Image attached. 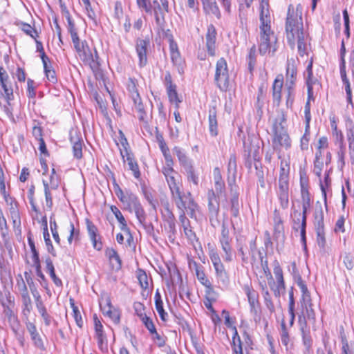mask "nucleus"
I'll list each match as a JSON object with an SVG mask.
<instances>
[{
    "instance_id": "1",
    "label": "nucleus",
    "mask_w": 354,
    "mask_h": 354,
    "mask_svg": "<svg viewBox=\"0 0 354 354\" xmlns=\"http://www.w3.org/2000/svg\"><path fill=\"white\" fill-rule=\"evenodd\" d=\"M302 6L298 4L296 8L292 5L288 6L286 19V36L291 48H294L297 43L299 54L304 55L306 50L308 36L304 32L302 22Z\"/></svg>"
},
{
    "instance_id": "2",
    "label": "nucleus",
    "mask_w": 354,
    "mask_h": 354,
    "mask_svg": "<svg viewBox=\"0 0 354 354\" xmlns=\"http://www.w3.org/2000/svg\"><path fill=\"white\" fill-rule=\"evenodd\" d=\"M162 174L169 185L171 198L180 211L179 218H185V214L192 216L197 207L196 203L192 198L191 194H183L180 191L178 173L174 169H162Z\"/></svg>"
},
{
    "instance_id": "3",
    "label": "nucleus",
    "mask_w": 354,
    "mask_h": 354,
    "mask_svg": "<svg viewBox=\"0 0 354 354\" xmlns=\"http://www.w3.org/2000/svg\"><path fill=\"white\" fill-rule=\"evenodd\" d=\"M307 319L315 322V313L313 308L310 292L302 294L300 299V311L298 314V323L301 333L304 344L309 348L312 344L310 328Z\"/></svg>"
},
{
    "instance_id": "4",
    "label": "nucleus",
    "mask_w": 354,
    "mask_h": 354,
    "mask_svg": "<svg viewBox=\"0 0 354 354\" xmlns=\"http://www.w3.org/2000/svg\"><path fill=\"white\" fill-rule=\"evenodd\" d=\"M266 11H263V16H266ZM260 34L259 50L261 55L270 53L272 55L277 50L276 44L277 39L270 28V19H260Z\"/></svg>"
},
{
    "instance_id": "5",
    "label": "nucleus",
    "mask_w": 354,
    "mask_h": 354,
    "mask_svg": "<svg viewBox=\"0 0 354 354\" xmlns=\"http://www.w3.org/2000/svg\"><path fill=\"white\" fill-rule=\"evenodd\" d=\"M72 41L80 59L91 68H97L98 66L97 55H93L87 42L81 41L79 37L77 40H72Z\"/></svg>"
},
{
    "instance_id": "6",
    "label": "nucleus",
    "mask_w": 354,
    "mask_h": 354,
    "mask_svg": "<svg viewBox=\"0 0 354 354\" xmlns=\"http://www.w3.org/2000/svg\"><path fill=\"white\" fill-rule=\"evenodd\" d=\"M44 188L46 205L48 210H51L53 205V198L56 196V192L58 190L59 185V179L55 174L54 168L51 170V174L48 180H42Z\"/></svg>"
},
{
    "instance_id": "7",
    "label": "nucleus",
    "mask_w": 354,
    "mask_h": 354,
    "mask_svg": "<svg viewBox=\"0 0 354 354\" xmlns=\"http://www.w3.org/2000/svg\"><path fill=\"white\" fill-rule=\"evenodd\" d=\"M273 272L276 281H274L272 274L266 276L267 286H269L270 289L273 291L274 296L279 297L281 294L284 292L286 286L283 279V270L277 261H274Z\"/></svg>"
},
{
    "instance_id": "8",
    "label": "nucleus",
    "mask_w": 354,
    "mask_h": 354,
    "mask_svg": "<svg viewBox=\"0 0 354 354\" xmlns=\"http://www.w3.org/2000/svg\"><path fill=\"white\" fill-rule=\"evenodd\" d=\"M298 61L294 58L288 59L286 75V88H287V106H290L293 102L292 93L297 76Z\"/></svg>"
},
{
    "instance_id": "9",
    "label": "nucleus",
    "mask_w": 354,
    "mask_h": 354,
    "mask_svg": "<svg viewBox=\"0 0 354 354\" xmlns=\"http://www.w3.org/2000/svg\"><path fill=\"white\" fill-rule=\"evenodd\" d=\"M214 80L220 90L225 91L230 84L227 64L224 58L219 59L216 64Z\"/></svg>"
},
{
    "instance_id": "10",
    "label": "nucleus",
    "mask_w": 354,
    "mask_h": 354,
    "mask_svg": "<svg viewBox=\"0 0 354 354\" xmlns=\"http://www.w3.org/2000/svg\"><path fill=\"white\" fill-rule=\"evenodd\" d=\"M302 212L295 210L292 214L293 223L299 224L301 227V241L306 243V212L310 207V198L308 196L303 198Z\"/></svg>"
},
{
    "instance_id": "11",
    "label": "nucleus",
    "mask_w": 354,
    "mask_h": 354,
    "mask_svg": "<svg viewBox=\"0 0 354 354\" xmlns=\"http://www.w3.org/2000/svg\"><path fill=\"white\" fill-rule=\"evenodd\" d=\"M232 239L230 237V231L225 224L222 225L221 235L219 243L223 251V258L225 262H230L233 259L232 248L231 245Z\"/></svg>"
},
{
    "instance_id": "12",
    "label": "nucleus",
    "mask_w": 354,
    "mask_h": 354,
    "mask_svg": "<svg viewBox=\"0 0 354 354\" xmlns=\"http://www.w3.org/2000/svg\"><path fill=\"white\" fill-rule=\"evenodd\" d=\"M272 145L276 150H281L283 148L288 149L291 147L290 138L283 127H275Z\"/></svg>"
},
{
    "instance_id": "13",
    "label": "nucleus",
    "mask_w": 354,
    "mask_h": 354,
    "mask_svg": "<svg viewBox=\"0 0 354 354\" xmlns=\"http://www.w3.org/2000/svg\"><path fill=\"white\" fill-rule=\"evenodd\" d=\"M115 193L120 202L129 211H132V209L140 203L138 197L130 191L124 192L118 185L115 186Z\"/></svg>"
},
{
    "instance_id": "14",
    "label": "nucleus",
    "mask_w": 354,
    "mask_h": 354,
    "mask_svg": "<svg viewBox=\"0 0 354 354\" xmlns=\"http://www.w3.org/2000/svg\"><path fill=\"white\" fill-rule=\"evenodd\" d=\"M208 254L214 268L216 277L224 282L227 279V272L218 253L214 248H210Z\"/></svg>"
},
{
    "instance_id": "15",
    "label": "nucleus",
    "mask_w": 354,
    "mask_h": 354,
    "mask_svg": "<svg viewBox=\"0 0 354 354\" xmlns=\"http://www.w3.org/2000/svg\"><path fill=\"white\" fill-rule=\"evenodd\" d=\"M100 306L104 315L109 317L113 322L119 323L120 313L111 305V301L109 297L102 298L100 301Z\"/></svg>"
},
{
    "instance_id": "16",
    "label": "nucleus",
    "mask_w": 354,
    "mask_h": 354,
    "mask_svg": "<svg viewBox=\"0 0 354 354\" xmlns=\"http://www.w3.org/2000/svg\"><path fill=\"white\" fill-rule=\"evenodd\" d=\"M165 84L167 89V93L171 103L175 104L176 108L178 109L179 104L182 100L179 98L177 91L176 86L173 84L172 79L170 73L167 72L165 76Z\"/></svg>"
},
{
    "instance_id": "17",
    "label": "nucleus",
    "mask_w": 354,
    "mask_h": 354,
    "mask_svg": "<svg viewBox=\"0 0 354 354\" xmlns=\"http://www.w3.org/2000/svg\"><path fill=\"white\" fill-rule=\"evenodd\" d=\"M62 234L67 236V241L69 244H71L73 241L79 239L80 230L75 228L73 223L68 220L66 221L62 227Z\"/></svg>"
},
{
    "instance_id": "18",
    "label": "nucleus",
    "mask_w": 354,
    "mask_h": 354,
    "mask_svg": "<svg viewBox=\"0 0 354 354\" xmlns=\"http://www.w3.org/2000/svg\"><path fill=\"white\" fill-rule=\"evenodd\" d=\"M150 45L149 39H138L136 41V52L139 58V65L142 67L147 62V52Z\"/></svg>"
},
{
    "instance_id": "19",
    "label": "nucleus",
    "mask_w": 354,
    "mask_h": 354,
    "mask_svg": "<svg viewBox=\"0 0 354 354\" xmlns=\"http://www.w3.org/2000/svg\"><path fill=\"white\" fill-rule=\"evenodd\" d=\"M276 194L280 207L283 209H288L289 206V185H277Z\"/></svg>"
},
{
    "instance_id": "20",
    "label": "nucleus",
    "mask_w": 354,
    "mask_h": 354,
    "mask_svg": "<svg viewBox=\"0 0 354 354\" xmlns=\"http://www.w3.org/2000/svg\"><path fill=\"white\" fill-rule=\"evenodd\" d=\"M313 61L310 60L304 72V77L306 80L308 95L309 99H313V87L317 84V80L313 75Z\"/></svg>"
},
{
    "instance_id": "21",
    "label": "nucleus",
    "mask_w": 354,
    "mask_h": 354,
    "mask_svg": "<svg viewBox=\"0 0 354 354\" xmlns=\"http://www.w3.org/2000/svg\"><path fill=\"white\" fill-rule=\"evenodd\" d=\"M216 32L214 26L210 25L207 28L206 34V47L208 53L211 56L215 55V43Z\"/></svg>"
},
{
    "instance_id": "22",
    "label": "nucleus",
    "mask_w": 354,
    "mask_h": 354,
    "mask_svg": "<svg viewBox=\"0 0 354 354\" xmlns=\"http://www.w3.org/2000/svg\"><path fill=\"white\" fill-rule=\"evenodd\" d=\"M121 156L123 158L124 162H127L129 166V169L132 171L133 174L136 178H139L140 176V171L137 162L134 160L132 155L126 150V154L120 150Z\"/></svg>"
},
{
    "instance_id": "23",
    "label": "nucleus",
    "mask_w": 354,
    "mask_h": 354,
    "mask_svg": "<svg viewBox=\"0 0 354 354\" xmlns=\"http://www.w3.org/2000/svg\"><path fill=\"white\" fill-rule=\"evenodd\" d=\"M290 165L287 160H281L279 176L277 185H289Z\"/></svg>"
},
{
    "instance_id": "24",
    "label": "nucleus",
    "mask_w": 354,
    "mask_h": 354,
    "mask_svg": "<svg viewBox=\"0 0 354 354\" xmlns=\"http://www.w3.org/2000/svg\"><path fill=\"white\" fill-rule=\"evenodd\" d=\"M283 84V77L281 75H278L272 84L273 100L277 105H279L281 102Z\"/></svg>"
},
{
    "instance_id": "25",
    "label": "nucleus",
    "mask_w": 354,
    "mask_h": 354,
    "mask_svg": "<svg viewBox=\"0 0 354 354\" xmlns=\"http://www.w3.org/2000/svg\"><path fill=\"white\" fill-rule=\"evenodd\" d=\"M244 291L248 297V302L251 307V311L255 314L257 313L256 306L258 304V294L257 292L249 286L244 287Z\"/></svg>"
},
{
    "instance_id": "26",
    "label": "nucleus",
    "mask_w": 354,
    "mask_h": 354,
    "mask_svg": "<svg viewBox=\"0 0 354 354\" xmlns=\"http://www.w3.org/2000/svg\"><path fill=\"white\" fill-rule=\"evenodd\" d=\"M87 229L88 236L92 241L93 248L97 250H100L102 248V242L98 241L97 240V227L93 223H88Z\"/></svg>"
},
{
    "instance_id": "27",
    "label": "nucleus",
    "mask_w": 354,
    "mask_h": 354,
    "mask_svg": "<svg viewBox=\"0 0 354 354\" xmlns=\"http://www.w3.org/2000/svg\"><path fill=\"white\" fill-rule=\"evenodd\" d=\"M106 255L109 259L113 269L118 270L121 268L122 263L118 252L113 248H109L106 251Z\"/></svg>"
},
{
    "instance_id": "28",
    "label": "nucleus",
    "mask_w": 354,
    "mask_h": 354,
    "mask_svg": "<svg viewBox=\"0 0 354 354\" xmlns=\"http://www.w3.org/2000/svg\"><path fill=\"white\" fill-rule=\"evenodd\" d=\"M135 110L137 112L138 118L140 121L142 122H147V114L144 109L143 104L141 100V97L140 95H136V99L133 100Z\"/></svg>"
},
{
    "instance_id": "29",
    "label": "nucleus",
    "mask_w": 354,
    "mask_h": 354,
    "mask_svg": "<svg viewBox=\"0 0 354 354\" xmlns=\"http://www.w3.org/2000/svg\"><path fill=\"white\" fill-rule=\"evenodd\" d=\"M205 12L218 17L220 12L216 0H201Z\"/></svg>"
},
{
    "instance_id": "30",
    "label": "nucleus",
    "mask_w": 354,
    "mask_h": 354,
    "mask_svg": "<svg viewBox=\"0 0 354 354\" xmlns=\"http://www.w3.org/2000/svg\"><path fill=\"white\" fill-rule=\"evenodd\" d=\"M9 206L10 217L14 227L20 226L21 220L17 202L15 200H11V203H10Z\"/></svg>"
},
{
    "instance_id": "31",
    "label": "nucleus",
    "mask_w": 354,
    "mask_h": 354,
    "mask_svg": "<svg viewBox=\"0 0 354 354\" xmlns=\"http://www.w3.org/2000/svg\"><path fill=\"white\" fill-rule=\"evenodd\" d=\"M317 241L319 246L324 248L326 244V239L324 233L323 214L322 212L319 214V219L317 221Z\"/></svg>"
},
{
    "instance_id": "32",
    "label": "nucleus",
    "mask_w": 354,
    "mask_h": 354,
    "mask_svg": "<svg viewBox=\"0 0 354 354\" xmlns=\"http://www.w3.org/2000/svg\"><path fill=\"white\" fill-rule=\"evenodd\" d=\"M169 48H170V54H171V59L172 60V62L174 64L178 66H180L183 63L182 58L180 57V54L178 50V46L176 43H175L173 41H170L169 44Z\"/></svg>"
},
{
    "instance_id": "33",
    "label": "nucleus",
    "mask_w": 354,
    "mask_h": 354,
    "mask_svg": "<svg viewBox=\"0 0 354 354\" xmlns=\"http://www.w3.org/2000/svg\"><path fill=\"white\" fill-rule=\"evenodd\" d=\"M208 208L212 216L217 215L219 210V203L213 191L208 192Z\"/></svg>"
},
{
    "instance_id": "34",
    "label": "nucleus",
    "mask_w": 354,
    "mask_h": 354,
    "mask_svg": "<svg viewBox=\"0 0 354 354\" xmlns=\"http://www.w3.org/2000/svg\"><path fill=\"white\" fill-rule=\"evenodd\" d=\"M209 129L212 136H216L218 134L216 111L212 108L209 111Z\"/></svg>"
},
{
    "instance_id": "35",
    "label": "nucleus",
    "mask_w": 354,
    "mask_h": 354,
    "mask_svg": "<svg viewBox=\"0 0 354 354\" xmlns=\"http://www.w3.org/2000/svg\"><path fill=\"white\" fill-rule=\"evenodd\" d=\"M185 174L189 182L193 183L196 186L198 185L199 178L198 174L196 172L192 163L187 165L183 167Z\"/></svg>"
},
{
    "instance_id": "36",
    "label": "nucleus",
    "mask_w": 354,
    "mask_h": 354,
    "mask_svg": "<svg viewBox=\"0 0 354 354\" xmlns=\"http://www.w3.org/2000/svg\"><path fill=\"white\" fill-rule=\"evenodd\" d=\"M274 230L276 236H280L283 232V221L279 212L275 209L274 211Z\"/></svg>"
},
{
    "instance_id": "37",
    "label": "nucleus",
    "mask_w": 354,
    "mask_h": 354,
    "mask_svg": "<svg viewBox=\"0 0 354 354\" xmlns=\"http://www.w3.org/2000/svg\"><path fill=\"white\" fill-rule=\"evenodd\" d=\"M155 305L156 310L158 312L161 319L163 321H166L168 315L163 308V302L161 299V296L158 291H157L155 295Z\"/></svg>"
},
{
    "instance_id": "38",
    "label": "nucleus",
    "mask_w": 354,
    "mask_h": 354,
    "mask_svg": "<svg viewBox=\"0 0 354 354\" xmlns=\"http://www.w3.org/2000/svg\"><path fill=\"white\" fill-rule=\"evenodd\" d=\"M292 266H293V271H294V274H293L294 281L296 283V284L298 286V287L300 288L301 295L309 292L305 282L303 281L301 275L299 274V273L297 272V270L296 269L295 263H292Z\"/></svg>"
},
{
    "instance_id": "39",
    "label": "nucleus",
    "mask_w": 354,
    "mask_h": 354,
    "mask_svg": "<svg viewBox=\"0 0 354 354\" xmlns=\"http://www.w3.org/2000/svg\"><path fill=\"white\" fill-rule=\"evenodd\" d=\"M111 210L113 212V214L115 215V218H117L118 221L120 224V228L124 232H129V229L127 227V225L126 223V220L124 217L123 216L122 214L120 211V209L115 205L111 206Z\"/></svg>"
},
{
    "instance_id": "40",
    "label": "nucleus",
    "mask_w": 354,
    "mask_h": 354,
    "mask_svg": "<svg viewBox=\"0 0 354 354\" xmlns=\"http://www.w3.org/2000/svg\"><path fill=\"white\" fill-rule=\"evenodd\" d=\"M8 322L10 324V326L13 330V332L15 333V335L18 337V339L19 340L21 345L24 344V338L19 333V329L20 326L19 321L17 318V316L15 315L14 317H12L11 318H9Z\"/></svg>"
},
{
    "instance_id": "41",
    "label": "nucleus",
    "mask_w": 354,
    "mask_h": 354,
    "mask_svg": "<svg viewBox=\"0 0 354 354\" xmlns=\"http://www.w3.org/2000/svg\"><path fill=\"white\" fill-rule=\"evenodd\" d=\"M173 152L178 157L180 164L183 167L192 163L184 151L179 147H175L173 149Z\"/></svg>"
},
{
    "instance_id": "42",
    "label": "nucleus",
    "mask_w": 354,
    "mask_h": 354,
    "mask_svg": "<svg viewBox=\"0 0 354 354\" xmlns=\"http://www.w3.org/2000/svg\"><path fill=\"white\" fill-rule=\"evenodd\" d=\"M22 302V315L24 318L28 319L32 310V304L30 297L21 299Z\"/></svg>"
},
{
    "instance_id": "43",
    "label": "nucleus",
    "mask_w": 354,
    "mask_h": 354,
    "mask_svg": "<svg viewBox=\"0 0 354 354\" xmlns=\"http://www.w3.org/2000/svg\"><path fill=\"white\" fill-rule=\"evenodd\" d=\"M28 245L30 248V250H31V253H32L31 258H32V264L35 265V264L40 263L39 252L36 249L35 242H34L33 239H32L30 234H29L28 236Z\"/></svg>"
},
{
    "instance_id": "44",
    "label": "nucleus",
    "mask_w": 354,
    "mask_h": 354,
    "mask_svg": "<svg viewBox=\"0 0 354 354\" xmlns=\"http://www.w3.org/2000/svg\"><path fill=\"white\" fill-rule=\"evenodd\" d=\"M42 63L44 65V72H45L47 79L53 83L56 82L57 78H56V75H55V72L51 67L50 60L45 61V62H42Z\"/></svg>"
},
{
    "instance_id": "45",
    "label": "nucleus",
    "mask_w": 354,
    "mask_h": 354,
    "mask_svg": "<svg viewBox=\"0 0 354 354\" xmlns=\"http://www.w3.org/2000/svg\"><path fill=\"white\" fill-rule=\"evenodd\" d=\"M71 142H73L74 157L77 159H80L82 157V142L79 138H76L75 140H73V138H71Z\"/></svg>"
},
{
    "instance_id": "46",
    "label": "nucleus",
    "mask_w": 354,
    "mask_h": 354,
    "mask_svg": "<svg viewBox=\"0 0 354 354\" xmlns=\"http://www.w3.org/2000/svg\"><path fill=\"white\" fill-rule=\"evenodd\" d=\"M228 175L232 176L233 181H234L236 174V159L235 155L232 154L230 157L227 165Z\"/></svg>"
},
{
    "instance_id": "47",
    "label": "nucleus",
    "mask_w": 354,
    "mask_h": 354,
    "mask_svg": "<svg viewBox=\"0 0 354 354\" xmlns=\"http://www.w3.org/2000/svg\"><path fill=\"white\" fill-rule=\"evenodd\" d=\"M44 238L45 241V243L47 248V250L49 253H50L53 256H56L55 250L53 248L52 242L50 239V235L48 231L47 225L46 224L45 227L44 228Z\"/></svg>"
},
{
    "instance_id": "48",
    "label": "nucleus",
    "mask_w": 354,
    "mask_h": 354,
    "mask_svg": "<svg viewBox=\"0 0 354 354\" xmlns=\"http://www.w3.org/2000/svg\"><path fill=\"white\" fill-rule=\"evenodd\" d=\"M288 312L290 315V325L292 326L295 322V299L293 297V291L291 290L289 292V304H288Z\"/></svg>"
},
{
    "instance_id": "49",
    "label": "nucleus",
    "mask_w": 354,
    "mask_h": 354,
    "mask_svg": "<svg viewBox=\"0 0 354 354\" xmlns=\"http://www.w3.org/2000/svg\"><path fill=\"white\" fill-rule=\"evenodd\" d=\"M97 345L100 351L103 353L108 352V341L106 335L104 334L96 335Z\"/></svg>"
},
{
    "instance_id": "50",
    "label": "nucleus",
    "mask_w": 354,
    "mask_h": 354,
    "mask_svg": "<svg viewBox=\"0 0 354 354\" xmlns=\"http://www.w3.org/2000/svg\"><path fill=\"white\" fill-rule=\"evenodd\" d=\"M310 140V124L306 125L305 133L300 140V147L302 150H306L308 147Z\"/></svg>"
},
{
    "instance_id": "51",
    "label": "nucleus",
    "mask_w": 354,
    "mask_h": 354,
    "mask_svg": "<svg viewBox=\"0 0 354 354\" xmlns=\"http://www.w3.org/2000/svg\"><path fill=\"white\" fill-rule=\"evenodd\" d=\"M21 29L27 35L30 36L33 39H36L38 37L37 31L32 27L30 24L26 23H21Z\"/></svg>"
},
{
    "instance_id": "52",
    "label": "nucleus",
    "mask_w": 354,
    "mask_h": 354,
    "mask_svg": "<svg viewBox=\"0 0 354 354\" xmlns=\"http://www.w3.org/2000/svg\"><path fill=\"white\" fill-rule=\"evenodd\" d=\"M196 274L198 280L200 281V283L203 285L204 286L210 288L212 287V284L209 279L207 278L203 270H201L198 268L196 270Z\"/></svg>"
},
{
    "instance_id": "53",
    "label": "nucleus",
    "mask_w": 354,
    "mask_h": 354,
    "mask_svg": "<svg viewBox=\"0 0 354 354\" xmlns=\"http://www.w3.org/2000/svg\"><path fill=\"white\" fill-rule=\"evenodd\" d=\"M137 277L141 288L143 289H147L149 287V281L146 272L142 270H139Z\"/></svg>"
},
{
    "instance_id": "54",
    "label": "nucleus",
    "mask_w": 354,
    "mask_h": 354,
    "mask_svg": "<svg viewBox=\"0 0 354 354\" xmlns=\"http://www.w3.org/2000/svg\"><path fill=\"white\" fill-rule=\"evenodd\" d=\"M132 211H134L139 223L143 224L146 219V215L142 207L141 206V204L139 203L137 205L132 209Z\"/></svg>"
},
{
    "instance_id": "55",
    "label": "nucleus",
    "mask_w": 354,
    "mask_h": 354,
    "mask_svg": "<svg viewBox=\"0 0 354 354\" xmlns=\"http://www.w3.org/2000/svg\"><path fill=\"white\" fill-rule=\"evenodd\" d=\"M261 294L264 298L265 304L267 308L269 309L270 312L274 311V306L272 303L270 294L269 292L268 288L265 289V290H261Z\"/></svg>"
},
{
    "instance_id": "56",
    "label": "nucleus",
    "mask_w": 354,
    "mask_h": 354,
    "mask_svg": "<svg viewBox=\"0 0 354 354\" xmlns=\"http://www.w3.org/2000/svg\"><path fill=\"white\" fill-rule=\"evenodd\" d=\"M281 342L282 344H283L288 348V344L290 342V338H289L288 332L287 330L284 321H283L281 322Z\"/></svg>"
},
{
    "instance_id": "57",
    "label": "nucleus",
    "mask_w": 354,
    "mask_h": 354,
    "mask_svg": "<svg viewBox=\"0 0 354 354\" xmlns=\"http://www.w3.org/2000/svg\"><path fill=\"white\" fill-rule=\"evenodd\" d=\"M70 301H71V306L73 308V317L75 320V322L80 328H82L83 326V320H82L80 312L79 311L78 308L75 306V304L73 303V300L71 299Z\"/></svg>"
},
{
    "instance_id": "58",
    "label": "nucleus",
    "mask_w": 354,
    "mask_h": 354,
    "mask_svg": "<svg viewBox=\"0 0 354 354\" xmlns=\"http://www.w3.org/2000/svg\"><path fill=\"white\" fill-rule=\"evenodd\" d=\"M320 181V188L322 189V192L324 196V198L326 199V189L330 186V178L329 177V171L328 172H326L325 176H324V181L322 182L321 179H319Z\"/></svg>"
},
{
    "instance_id": "59",
    "label": "nucleus",
    "mask_w": 354,
    "mask_h": 354,
    "mask_svg": "<svg viewBox=\"0 0 354 354\" xmlns=\"http://www.w3.org/2000/svg\"><path fill=\"white\" fill-rule=\"evenodd\" d=\"M133 309L136 314L140 317V319H142L145 317H147L145 313V308L142 303L135 302L133 304Z\"/></svg>"
},
{
    "instance_id": "60",
    "label": "nucleus",
    "mask_w": 354,
    "mask_h": 354,
    "mask_svg": "<svg viewBox=\"0 0 354 354\" xmlns=\"http://www.w3.org/2000/svg\"><path fill=\"white\" fill-rule=\"evenodd\" d=\"M151 6H152V12H153V13H154L156 20L157 22H158L159 21V15H163L165 12L161 8V5L157 0H155L153 1V5H151Z\"/></svg>"
},
{
    "instance_id": "61",
    "label": "nucleus",
    "mask_w": 354,
    "mask_h": 354,
    "mask_svg": "<svg viewBox=\"0 0 354 354\" xmlns=\"http://www.w3.org/2000/svg\"><path fill=\"white\" fill-rule=\"evenodd\" d=\"M141 321L151 334H156L157 336H158L156 330V327L152 320L149 317L147 316L145 317L142 319H141Z\"/></svg>"
},
{
    "instance_id": "62",
    "label": "nucleus",
    "mask_w": 354,
    "mask_h": 354,
    "mask_svg": "<svg viewBox=\"0 0 354 354\" xmlns=\"http://www.w3.org/2000/svg\"><path fill=\"white\" fill-rule=\"evenodd\" d=\"M136 1L140 9L145 10L147 13H152V6L149 0H136Z\"/></svg>"
},
{
    "instance_id": "63",
    "label": "nucleus",
    "mask_w": 354,
    "mask_h": 354,
    "mask_svg": "<svg viewBox=\"0 0 354 354\" xmlns=\"http://www.w3.org/2000/svg\"><path fill=\"white\" fill-rule=\"evenodd\" d=\"M67 21H68V30L71 35V39L77 40V37H79L77 35V30L75 28V24H74L73 21L71 20V19L70 18V17H68Z\"/></svg>"
},
{
    "instance_id": "64",
    "label": "nucleus",
    "mask_w": 354,
    "mask_h": 354,
    "mask_svg": "<svg viewBox=\"0 0 354 354\" xmlns=\"http://www.w3.org/2000/svg\"><path fill=\"white\" fill-rule=\"evenodd\" d=\"M26 281L30 286V288L31 292L33 295V297L35 298V303L38 302L39 301H41V297L39 292H38V290H37V288L35 287L32 286L33 283L32 279L30 277H29V278L26 277Z\"/></svg>"
}]
</instances>
